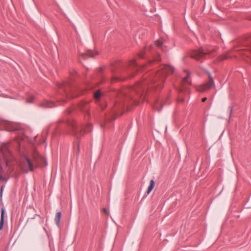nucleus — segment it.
<instances>
[{
    "label": "nucleus",
    "instance_id": "f257e3e1",
    "mask_svg": "<svg viewBox=\"0 0 251 251\" xmlns=\"http://www.w3.org/2000/svg\"><path fill=\"white\" fill-rule=\"evenodd\" d=\"M44 165H46V160L35 150L33 151L32 155L23 157L19 164L21 170L26 173L28 171H33L37 166Z\"/></svg>",
    "mask_w": 251,
    "mask_h": 251
},
{
    "label": "nucleus",
    "instance_id": "f03ea898",
    "mask_svg": "<svg viewBox=\"0 0 251 251\" xmlns=\"http://www.w3.org/2000/svg\"><path fill=\"white\" fill-rule=\"evenodd\" d=\"M174 71V68L170 66L164 65L161 67L160 70L157 72L152 80V83L155 85L156 82L158 80H160L161 82L164 80L167 76V75L169 73H172Z\"/></svg>",
    "mask_w": 251,
    "mask_h": 251
},
{
    "label": "nucleus",
    "instance_id": "7ed1b4c3",
    "mask_svg": "<svg viewBox=\"0 0 251 251\" xmlns=\"http://www.w3.org/2000/svg\"><path fill=\"white\" fill-rule=\"evenodd\" d=\"M208 75L209 78L208 82L205 84L197 87L196 89L197 91L202 92L209 90L214 86V83L210 73H208Z\"/></svg>",
    "mask_w": 251,
    "mask_h": 251
},
{
    "label": "nucleus",
    "instance_id": "20e7f679",
    "mask_svg": "<svg viewBox=\"0 0 251 251\" xmlns=\"http://www.w3.org/2000/svg\"><path fill=\"white\" fill-rule=\"evenodd\" d=\"M205 54V53L203 52L202 50H196L192 52L191 56L192 58L199 60L202 58Z\"/></svg>",
    "mask_w": 251,
    "mask_h": 251
},
{
    "label": "nucleus",
    "instance_id": "39448f33",
    "mask_svg": "<svg viewBox=\"0 0 251 251\" xmlns=\"http://www.w3.org/2000/svg\"><path fill=\"white\" fill-rule=\"evenodd\" d=\"M4 210L3 209H2L1 211V216L0 220V230L2 229L4 225Z\"/></svg>",
    "mask_w": 251,
    "mask_h": 251
},
{
    "label": "nucleus",
    "instance_id": "423d86ee",
    "mask_svg": "<svg viewBox=\"0 0 251 251\" xmlns=\"http://www.w3.org/2000/svg\"><path fill=\"white\" fill-rule=\"evenodd\" d=\"M155 182L153 180H151L150 181V185L148 187V190L147 192V194H149L151 191L152 190L154 187Z\"/></svg>",
    "mask_w": 251,
    "mask_h": 251
},
{
    "label": "nucleus",
    "instance_id": "0eeeda50",
    "mask_svg": "<svg viewBox=\"0 0 251 251\" xmlns=\"http://www.w3.org/2000/svg\"><path fill=\"white\" fill-rule=\"evenodd\" d=\"M54 105L52 101L46 100L42 103V106L47 107H52Z\"/></svg>",
    "mask_w": 251,
    "mask_h": 251
},
{
    "label": "nucleus",
    "instance_id": "6e6552de",
    "mask_svg": "<svg viewBox=\"0 0 251 251\" xmlns=\"http://www.w3.org/2000/svg\"><path fill=\"white\" fill-rule=\"evenodd\" d=\"M61 216V213L60 212H58L56 213L55 217V221L57 226H59V225Z\"/></svg>",
    "mask_w": 251,
    "mask_h": 251
},
{
    "label": "nucleus",
    "instance_id": "1a4fd4ad",
    "mask_svg": "<svg viewBox=\"0 0 251 251\" xmlns=\"http://www.w3.org/2000/svg\"><path fill=\"white\" fill-rule=\"evenodd\" d=\"M81 55L83 58H85L86 56L89 57H93L94 56V54L92 53L91 50H89L86 53H82Z\"/></svg>",
    "mask_w": 251,
    "mask_h": 251
},
{
    "label": "nucleus",
    "instance_id": "9d476101",
    "mask_svg": "<svg viewBox=\"0 0 251 251\" xmlns=\"http://www.w3.org/2000/svg\"><path fill=\"white\" fill-rule=\"evenodd\" d=\"M159 105H162V102L159 100H157L154 103V105H153V107L154 109H155L157 111H159L161 110V108L159 107Z\"/></svg>",
    "mask_w": 251,
    "mask_h": 251
},
{
    "label": "nucleus",
    "instance_id": "9b49d317",
    "mask_svg": "<svg viewBox=\"0 0 251 251\" xmlns=\"http://www.w3.org/2000/svg\"><path fill=\"white\" fill-rule=\"evenodd\" d=\"M189 76V73L188 72H187V75L185 77L182 81L183 85H184L185 84H190V82L188 81V78Z\"/></svg>",
    "mask_w": 251,
    "mask_h": 251
},
{
    "label": "nucleus",
    "instance_id": "f8f14e48",
    "mask_svg": "<svg viewBox=\"0 0 251 251\" xmlns=\"http://www.w3.org/2000/svg\"><path fill=\"white\" fill-rule=\"evenodd\" d=\"M17 129L18 128L15 127V125L14 124H11L10 126L9 127L6 128V130L7 131H14Z\"/></svg>",
    "mask_w": 251,
    "mask_h": 251
},
{
    "label": "nucleus",
    "instance_id": "ddd939ff",
    "mask_svg": "<svg viewBox=\"0 0 251 251\" xmlns=\"http://www.w3.org/2000/svg\"><path fill=\"white\" fill-rule=\"evenodd\" d=\"M100 96V91H97L94 94V97L96 99H99Z\"/></svg>",
    "mask_w": 251,
    "mask_h": 251
},
{
    "label": "nucleus",
    "instance_id": "4468645a",
    "mask_svg": "<svg viewBox=\"0 0 251 251\" xmlns=\"http://www.w3.org/2000/svg\"><path fill=\"white\" fill-rule=\"evenodd\" d=\"M7 150V144H4L2 146L1 151L4 152Z\"/></svg>",
    "mask_w": 251,
    "mask_h": 251
},
{
    "label": "nucleus",
    "instance_id": "2eb2a0df",
    "mask_svg": "<svg viewBox=\"0 0 251 251\" xmlns=\"http://www.w3.org/2000/svg\"><path fill=\"white\" fill-rule=\"evenodd\" d=\"M155 44L157 46L161 47L162 45V43L161 41L157 40L155 42Z\"/></svg>",
    "mask_w": 251,
    "mask_h": 251
},
{
    "label": "nucleus",
    "instance_id": "dca6fc26",
    "mask_svg": "<svg viewBox=\"0 0 251 251\" xmlns=\"http://www.w3.org/2000/svg\"><path fill=\"white\" fill-rule=\"evenodd\" d=\"M4 161H5V162L6 163V165L7 166L8 165V158H7V156H6V154H4Z\"/></svg>",
    "mask_w": 251,
    "mask_h": 251
},
{
    "label": "nucleus",
    "instance_id": "f3484780",
    "mask_svg": "<svg viewBox=\"0 0 251 251\" xmlns=\"http://www.w3.org/2000/svg\"><path fill=\"white\" fill-rule=\"evenodd\" d=\"M91 130V125H88L87 129L85 130V132H89Z\"/></svg>",
    "mask_w": 251,
    "mask_h": 251
},
{
    "label": "nucleus",
    "instance_id": "a211bd4d",
    "mask_svg": "<svg viewBox=\"0 0 251 251\" xmlns=\"http://www.w3.org/2000/svg\"><path fill=\"white\" fill-rule=\"evenodd\" d=\"M33 99V97L30 96V98L29 99H28L27 101L28 102H31Z\"/></svg>",
    "mask_w": 251,
    "mask_h": 251
},
{
    "label": "nucleus",
    "instance_id": "6ab92c4d",
    "mask_svg": "<svg viewBox=\"0 0 251 251\" xmlns=\"http://www.w3.org/2000/svg\"><path fill=\"white\" fill-rule=\"evenodd\" d=\"M102 211H103V212L105 214H108L107 211V210L106 209V208H103L102 209Z\"/></svg>",
    "mask_w": 251,
    "mask_h": 251
},
{
    "label": "nucleus",
    "instance_id": "aec40b11",
    "mask_svg": "<svg viewBox=\"0 0 251 251\" xmlns=\"http://www.w3.org/2000/svg\"><path fill=\"white\" fill-rule=\"evenodd\" d=\"M206 100H207L206 98H205V97L203 98L202 99V102H205Z\"/></svg>",
    "mask_w": 251,
    "mask_h": 251
},
{
    "label": "nucleus",
    "instance_id": "412c9836",
    "mask_svg": "<svg viewBox=\"0 0 251 251\" xmlns=\"http://www.w3.org/2000/svg\"><path fill=\"white\" fill-rule=\"evenodd\" d=\"M77 153H78V152L79 151V145H77Z\"/></svg>",
    "mask_w": 251,
    "mask_h": 251
},
{
    "label": "nucleus",
    "instance_id": "4be33fe9",
    "mask_svg": "<svg viewBox=\"0 0 251 251\" xmlns=\"http://www.w3.org/2000/svg\"><path fill=\"white\" fill-rule=\"evenodd\" d=\"M179 101H180V102H182L183 101V99H182V98H180V99H179Z\"/></svg>",
    "mask_w": 251,
    "mask_h": 251
},
{
    "label": "nucleus",
    "instance_id": "5701e85b",
    "mask_svg": "<svg viewBox=\"0 0 251 251\" xmlns=\"http://www.w3.org/2000/svg\"><path fill=\"white\" fill-rule=\"evenodd\" d=\"M6 151H7V152H8V151H7V150H6V151L2 152L3 153H4V154H5V153H6Z\"/></svg>",
    "mask_w": 251,
    "mask_h": 251
},
{
    "label": "nucleus",
    "instance_id": "b1692460",
    "mask_svg": "<svg viewBox=\"0 0 251 251\" xmlns=\"http://www.w3.org/2000/svg\"><path fill=\"white\" fill-rule=\"evenodd\" d=\"M183 90V88H181L179 89V91H182Z\"/></svg>",
    "mask_w": 251,
    "mask_h": 251
},
{
    "label": "nucleus",
    "instance_id": "393cba45",
    "mask_svg": "<svg viewBox=\"0 0 251 251\" xmlns=\"http://www.w3.org/2000/svg\"><path fill=\"white\" fill-rule=\"evenodd\" d=\"M131 62H132V63H134V60H132V61H131Z\"/></svg>",
    "mask_w": 251,
    "mask_h": 251
},
{
    "label": "nucleus",
    "instance_id": "a878e982",
    "mask_svg": "<svg viewBox=\"0 0 251 251\" xmlns=\"http://www.w3.org/2000/svg\"><path fill=\"white\" fill-rule=\"evenodd\" d=\"M159 85H155L154 87H157V86H159Z\"/></svg>",
    "mask_w": 251,
    "mask_h": 251
},
{
    "label": "nucleus",
    "instance_id": "bb28decb",
    "mask_svg": "<svg viewBox=\"0 0 251 251\" xmlns=\"http://www.w3.org/2000/svg\"><path fill=\"white\" fill-rule=\"evenodd\" d=\"M2 187H1V192H2Z\"/></svg>",
    "mask_w": 251,
    "mask_h": 251
},
{
    "label": "nucleus",
    "instance_id": "cd10ccee",
    "mask_svg": "<svg viewBox=\"0 0 251 251\" xmlns=\"http://www.w3.org/2000/svg\"><path fill=\"white\" fill-rule=\"evenodd\" d=\"M140 56L141 57H142V55H140Z\"/></svg>",
    "mask_w": 251,
    "mask_h": 251
},
{
    "label": "nucleus",
    "instance_id": "c85d7f7f",
    "mask_svg": "<svg viewBox=\"0 0 251 251\" xmlns=\"http://www.w3.org/2000/svg\"><path fill=\"white\" fill-rule=\"evenodd\" d=\"M1 176H0V180L1 179Z\"/></svg>",
    "mask_w": 251,
    "mask_h": 251
}]
</instances>
